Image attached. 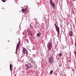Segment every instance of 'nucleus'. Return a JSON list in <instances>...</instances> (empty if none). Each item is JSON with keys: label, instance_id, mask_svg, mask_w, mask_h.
<instances>
[{"label": "nucleus", "instance_id": "nucleus-24", "mask_svg": "<svg viewBox=\"0 0 76 76\" xmlns=\"http://www.w3.org/2000/svg\"><path fill=\"white\" fill-rule=\"evenodd\" d=\"M71 61V60H69V61Z\"/></svg>", "mask_w": 76, "mask_h": 76}, {"label": "nucleus", "instance_id": "nucleus-12", "mask_svg": "<svg viewBox=\"0 0 76 76\" xmlns=\"http://www.w3.org/2000/svg\"><path fill=\"white\" fill-rule=\"evenodd\" d=\"M50 75H52L53 73V70H51L50 73Z\"/></svg>", "mask_w": 76, "mask_h": 76}, {"label": "nucleus", "instance_id": "nucleus-22", "mask_svg": "<svg viewBox=\"0 0 76 76\" xmlns=\"http://www.w3.org/2000/svg\"><path fill=\"white\" fill-rule=\"evenodd\" d=\"M30 28H31V25H30Z\"/></svg>", "mask_w": 76, "mask_h": 76}, {"label": "nucleus", "instance_id": "nucleus-19", "mask_svg": "<svg viewBox=\"0 0 76 76\" xmlns=\"http://www.w3.org/2000/svg\"><path fill=\"white\" fill-rule=\"evenodd\" d=\"M26 67H27V68H29V66L28 65H27Z\"/></svg>", "mask_w": 76, "mask_h": 76}, {"label": "nucleus", "instance_id": "nucleus-20", "mask_svg": "<svg viewBox=\"0 0 76 76\" xmlns=\"http://www.w3.org/2000/svg\"><path fill=\"white\" fill-rule=\"evenodd\" d=\"M54 25H55V26L56 27V26H56V24H54Z\"/></svg>", "mask_w": 76, "mask_h": 76}, {"label": "nucleus", "instance_id": "nucleus-2", "mask_svg": "<svg viewBox=\"0 0 76 76\" xmlns=\"http://www.w3.org/2000/svg\"><path fill=\"white\" fill-rule=\"evenodd\" d=\"M53 47V45L52 44V42H49L48 43V49L49 51H50L51 50V48H52Z\"/></svg>", "mask_w": 76, "mask_h": 76}, {"label": "nucleus", "instance_id": "nucleus-18", "mask_svg": "<svg viewBox=\"0 0 76 76\" xmlns=\"http://www.w3.org/2000/svg\"><path fill=\"white\" fill-rule=\"evenodd\" d=\"M2 1H3V2H5L6 1L4 0H2Z\"/></svg>", "mask_w": 76, "mask_h": 76}, {"label": "nucleus", "instance_id": "nucleus-25", "mask_svg": "<svg viewBox=\"0 0 76 76\" xmlns=\"http://www.w3.org/2000/svg\"><path fill=\"white\" fill-rule=\"evenodd\" d=\"M47 47H48V45H47Z\"/></svg>", "mask_w": 76, "mask_h": 76}, {"label": "nucleus", "instance_id": "nucleus-16", "mask_svg": "<svg viewBox=\"0 0 76 76\" xmlns=\"http://www.w3.org/2000/svg\"><path fill=\"white\" fill-rule=\"evenodd\" d=\"M74 54H75V57H76V52H74Z\"/></svg>", "mask_w": 76, "mask_h": 76}, {"label": "nucleus", "instance_id": "nucleus-23", "mask_svg": "<svg viewBox=\"0 0 76 76\" xmlns=\"http://www.w3.org/2000/svg\"><path fill=\"white\" fill-rule=\"evenodd\" d=\"M75 0H73V1H75Z\"/></svg>", "mask_w": 76, "mask_h": 76}, {"label": "nucleus", "instance_id": "nucleus-14", "mask_svg": "<svg viewBox=\"0 0 76 76\" xmlns=\"http://www.w3.org/2000/svg\"><path fill=\"white\" fill-rule=\"evenodd\" d=\"M26 41H27V43H28V42H29V41H28V39H26Z\"/></svg>", "mask_w": 76, "mask_h": 76}, {"label": "nucleus", "instance_id": "nucleus-6", "mask_svg": "<svg viewBox=\"0 0 76 76\" xmlns=\"http://www.w3.org/2000/svg\"><path fill=\"white\" fill-rule=\"evenodd\" d=\"M21 10L23 13H28V10L26 9H22Z\"/></svg>", "mask_w": 76, "mask_h": 76}, {"label": "nucleus", "instance_id": "nucleus-26", "mask_svg": "<svg viewBox=\"0 0 76 76\" xmlns=\"http://www.w3.org/2000/svg\"><path fill=\"white\" fill-rule=\"evenodd\" d=\"M27 63H28V61L27 62Z\"/></svg>", "mask_w": 76, "mask_h": 76}, {"label": "nucleus", "instance_id": "nucleus-17", "mask_svg": "<svg viewBox=\"0 0 76 76\" xmlns=\"http://www.w3.org/2000/svg\"><path fill=\"white\" fill-rule=\"evenodd\" d=\"M28 35H29V36H31V34H29V33H28Z\"/></svg>", "mask_w": 76, "mask_h": 76}, {"label": "nucleus", "instance_id": "nucleus-15", "mask_svg": "<svg viewBox=\"0 0 76 76\" xmlns=\"http://www.w3.org/2000/svg\"><path fill=\"white\" fill-rule=\"evenodd\" d=\"M31 62L32 63H34V61L32 60H31Z\"/></svg>", "mask_w": 76, "mask_h": 76}, {"label": "nucleus", "instance_id": "nucleus-8", "mask_svg": "<svg viewBox=\"0 0 76 76\" xmlns=\"http://www.w3.org/2000/svg\"><path fill=\"white\" fill-rule=\"evenodd\" d=\"M10 70L11 72L12 71V64H10Z\"/></svg>", "mask_w": 76, "mask_h": 76}, {"label": "nucleus", "instance_id": "nucleus-21", "mask_svg": "<svg viewBox=\"0 0 76 76\" xmlns=\"http://www.w3.org/2000/svg\"><path fill=\"white\" fill-rule=\"evenodd\" d=\"M25 66H26L27 67V66H28V65H27L26 64H25Z\"/></svg>", "mask_w": 76, "mask_h": 76}, {"label": "nucleus", "instance_id": "nucleus-5", "mask_svg": "<svg viewBox=\"0 0 76 76\" xmlns=\"http://www.w3.org/2000/svg\"><path fill=\"white\" fill-rule=\"evenodd\" d=\"M49 61L50 63H51L53 61V56H51L49 57Z\"/></svg>", "mask_w": 76, "mask_h": 76}, {"label": "nucleus", "instance_id": "nucleus-1", "mask_svg": "<svg viewBox=\"0 0 76 76\" xmlns=\"http://www.w3.org/2000/svg\"><path fill=\"white\" fill-rule=\"evenodd\" d=\"M22 53L24 54H26V56L28 57V50L26 49V48L23 47Z\"/></svg>", "mask_w": 76, "mask_h": 76}, {"label": "nucleus", "instance_id": "nucleus-9", "mask_svg": "<svg viewBox=\"0 0 76 76\" xmlns=\"http://www.w3.org/2000/svg\"><path fill=\"white\" fill-rule=\"evenodd\" d=\"M41 34L40 32H39L38 34H37V37H39V36H40L41 35Z\"/></svg>", "mask_w": 76, "mask_h": 76}, {"label": "nucleus", "instance_id": "nucleus-11", "mask_svg": "<svg viewBox=\"0 0 76 76\" xmlns=\"http://www.w3.org/2000/svg\"><path fill=\"white\" fill-rule=\"evenodd\" d=\"M58 54H59V57H61V56H63V54L61 53H59Z\"/></svg>", "mask_w": 76, "mask_h": 76}, {"label": "nucleus", "instance_id": "nucleus-4", "mask_svg": "<svg viewBox=\"0 0 76 76\" xmlns=\"http://www.w3.org/2000/svg\"><path fill=\"white\" fill-rule=\"evenodd\" d=\"M50 3L51 5L52 4V7H53V9H54V8H55V7H56V4L53 3V1L50 0Z\"/></svg>", "mask_w": 76, "mask_h": 76}, {"label": "nucleus", "instance_id": "nucleus-13", "mask_svg": "<svg viewBox=\"0 0 76 76\" xmlns=\"http://www.w3.org/2000/svg\"><path fill=\"white\" fill-rule=\"evenodd\" d=\"M17 34H20V31H18L17 32H16Z\"/></svg>", "mask_w": 76, "mask_h": 76}, {"label": "nucleus", "instance_id": "nucleus-7", "mask_svg": "<svg viewBox=\"0 0 76 76\" xmlns=\"http://www.w3.org/2000/svg\"><path fill=\"white\" fill-rule=\"evenodd\" d=\"M19 47H20V42H19L17 45V47H16V51H17L18 49H19Z\"/></svg>", "mask_w": 76, "mask_h": 76}, {"label": "nucleus", "instance_id": "nucleus-3", "mask_svg": "<svg viewBox=\"0 0 76 76\" xmlns=\"http://www.w3.org/2000/svg\"><path fill=\"white\" fill-rule=\"evenodd\" d=\"M56 30L58 33L57 36H60L59 35V34H60V28H59V27H58L57 26H56Z\"/></svg>", "mask_w": 76, "mask_h": 76}, {"label": "nucleus", "instance_id": "nucleus-27", "mask_svg": "<svg viewBox=\"0 0 76 76\" xmlns=\"http://www.w3.org/2000/svg\"><path fill=\"white\" fill-rule=\"evenodd\" d=\"M0 69H1V68H0Z\"/></svg>", "mask_w": 76, "mask_h": 76}, {"label": "nucleus", "instance_id": "nucleus-10", "mask_svg": "<svg viewBox=\"0 0 76 76\" xmlns=\"http://www.w3.org/2000/svg\"><path fill=\"white\" fill-rule=\"evenodd\" d=\"M72 35H73V33H72V31H70L69 32V35L70 37H71V36H72Z\"/></svg>", "mask_w": 76, "mask_h": 76}]
</instances>
